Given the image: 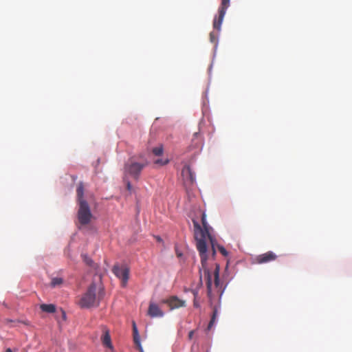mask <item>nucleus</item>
Wrapping results in <instances>:
<instances>
[{
    "mask_svg": "<svg viewBox=\"0 0 352 352\" xmlns=\"http://www.w3.org/2000/svg\"><path fill=\"white\" fill-rule=\"evenodd\" d=\"M194 226V235L196 241V247L199 252L201 258V267L199 268V285H203L202 278H204L207 287V294L209 298L212 297V278H214V284L216 287L219 286V265H216L215 269L213 272V274L210 272V270L207 267V241L209 240L212 250V255L214 256L216 254L215 244L212 239V236L209 233V226L206 221V215L205 213L201 214V223L203 228L201 227L199 223L195 219H192Z\"/></svg>",
    "mask_w": 352,
    "mask_h": 352,
    "instance_id": "f257e3e1",
    "label": "nucleus"
},
{
    "mask_svg": "<svg viewBox=\"0 0 352 352\" xmlns=\"http://www.w3.org/2000/svg\"><path fill=\"white\" fill-rule=\"evenodd\" d=\"M84 184L80 182L76 188L77 202L79 206L77 212L79 228L89 224L93 218L90 207L84 197Z\"/></svg>",
    "mask_w": 352,
    "mask_h": 352,
    "instance_id": "f03ea898",
    "label": "nucleus"
},
{
    "mask_svg": "<svg viewBox=\"0 0 352 352\" xmlns=\"http://www.w3.org/2000/svg\"><path fill=\"white\" fill-rule=\"evenodd\" d=\"M96 286L94 283H92L79 300L78 305L81 308H90L98 306L100 298L96 296Z\"/></svg>",
    "mask_w": 352,
    "mask_h": 352,
    "instance_id": "7ed1b4c3",
    "label": "nucleus"
},
{
    "mask_svg": "<svg viewBox=\"0 0 352 352\" xmlns=\"http://www.w3.org/2000/svg\"><path fill=\"white\" fill-rule=\"evenodd\" d=\"M147 165V163H138L132 160L129 161L124 166V173L129 175L133 179L138 180L142 169Z\"/></svg>",
    "mask_w": 352,
    "mask_h": 352,
    "instance_id": "20e7f679",
    "label": "nucleus"
},
{
    "mask_svg": "<svg viewBox=\"0 0 352 352\" xmlns=\"http://www.w3.org/2000/svg\"><path fill=\"white\" fill-rule=\"evenodd\" d=\"M112 272L121 280L122 286L126 287L129 278V268L126 265L116 264L113 267Z\"/></svg>",
    "mask_w": 352,
    "mask_h": 352,
    "instance_id": "39448f33",
    "label": "nucleus"
},
{
    "mask_svg": "<svg viewBox=\"0 0 352 352\" xmlns=\"http://www.w3.org/2000/svg\"><path fill=\"white\" fill-rule=\"evenodd\" d=\"M161 302L163 304L168 305L170 308V310L186 307V302L183 300L178 298L175 296H172L167 299H164L161 301Z\"/></svg>",
    "mask_w": 352,
    "mask_h": 352,
    "instance_id": "423d86ee",
    "label": "nucleus"
},
{
    "mask_svg": "<svg viewBox=\"0 0 352 352\" xmlns=\"http://www.w3.org/2000/svg\"><path fill=\"white\" fill-rule=\"evenodd\" d=\"M276 258L277 256L273 252L269 251L257 256L255 258V261L256 263L258 264H263L275 261Z\"/></svg>",
    "mask_w": 352,
    "mask_h": 352,
    "instance_id": "0eeeda50",
    "label": "nucleus"
},
{
    "mask_svg": "<svg viewBox=\"0 0 352 352\" xmlns=\"http://www.w3.org/2000/svg\"><path fill=\"white\" fill-rule=\"evenodd\" d=\"M148 314L152 318L162 317L164 312L160 309L158 305L151 302L148 307Z\"/></svg>",
    "mask_w": 352,
    "mask_h": 352,
    "instance_id": "6e6552de",
    "label": "nucleus"
},
{
    "mask_svg": "<svg viewBox=\"0 0 352 352\" xmlns=\"http://www.w3.org/2000/svg\"><path fill=\"white\" fill-rule=\"evenodd\" d=\"M101 341L104 346L111 349H113L109 331L106 327H103V334L101 337Z\"/></svg>",
    "mask_w": 352,
    "mask_h": 352,
    "instance_id": "1a4fd4ad",
    "label": "nucleus"
},
{
    "mask_svg": "<svg viewBox=\"0 0 352 352\" xmlns=\"http://www.w3.org/2000/svg\"><path fill=\"white\" fill-rule=\"evenodd\" d=\"M133 341L137 347L138 348L140 352H143V349L140 343V338L138 333V330L136 326V324L134 321H133Z\"/></svg>",
    "mask_w": 352,
    "mask_h": 352,
    "instance_id": "9d476101",
    "label": "nucleus"
},
{
    "mask_svg": "<svg viewBox=\"0 0 352 352\" xmlns=\"http://www.w3.org/2000/svg\"><path fill=\"white\" fill-rule=\"evenodd\" d=\"M226 12L219 10V16L218 18H214L213 21V28L217 30L218 32L221 30V26L226 14Z\"/></svg>",
    "mask_w": 352,
    "mask_h": 352,
    "instance_id": "9b49d317",
    "label": "nucleus"
},
{
    "mask_svg": "<svg viewBox=\"0 0 352 352\" xmlns=\"http://www.w3.org/2000/svg\"><path fill=\"white\" fill-rule=\"evenodd\" d=\"M182 174L184 177L188 178L190 183L192 184L195 182V176L192 173L190 166H185L182 170Z\"/></svg>",
    "mask_w": 352,
    "mask_h": 352,
    "instance_id": "f8f14e48",
    "label": "nucleus"
},
{
    "mask_svg": "<svg viewBox=\"0 0 352 352\" xmlns=\"http://www.w3.org/2000/svg\"><path fill=\"white\" fill-rule=\"evenodd\" d=\"M40 309L46 313H54L56 311V307L53 304H41Z\"/></svg>",
    "mask_w": 352,
    "mask_h": 352,
    "instance_id": "ddd939ff",
    "label": "nucleus"
},
{
    "mask_svg": "<svg viewBox=\"0 0 352 352\" xmlns=\"http://www.w3.org/2000/svg\"><path fill=\"white\" fill-rule=\"evenodd\" d=\"M217 314H218V309H217V307H214V309H213V312H212V317H211V320L208 325V329L210 330L214 323L215 322V320H216V318L217 316Z\"/></svg>",
    "mask_w": 352,
    "mask_h": 352,
    "instance_id": "4468645a",
    "label": "nucleus"
},
{
    "mask_svg": "<svg viewBox=\"0 0 352 352\" xmlns=\"http://www.w3.org/2000/svg\"><path fill=\"white\" fill-rule=\"evenodd\" d=\"M63 279L62 278L54 277V278H52L51 286L52 287L60 286L63 284Z\"/></svg>",
    "mask_w": 352,
    "mask_h": 352,
    "instance_id": "2eb2a0df",
    "label": "nucleus"
},
{
    "mask_svg": "<svg viewBox=\"0 0 352 352\" xmlns=\"http://www.w3.org/2000/svg\"><path fill=\"white\" fill-rule=\"evenodd\" d=\"M164 151L163 146L161 145L153 148L152 152L156 156H160L162 155Z\"/></svg>",
    "mask_w": 352,
    "mask_h": 352,
    "instance_id": "dca6fc26",
    "label": "nucleus"
},
{
    "mask_svg": "<svg viewBox=\"0 0 352 352\" xmlns=\"http://www.w3.org/2000/svg\"><path fill=\"white\" fill-rule=\"evenodd\" d=\"M229 6H230V0H221V6L219 10L226 12Z\"/></svg>",
    "mask_w": 352,
    "mask_h": 352,
    "instance_id": "f3484780",
    "label": "nucleus"
},
{
    "mask_svg": "<svg viewBox=\"0 0 352 352\" xmlns=\"http://www.w3.org/2000/svg\"><path fill=\"white\" fill-rule=\"evenodd\" d=\"M169 160L168 159H157V160H155L153 163L154 164L157 165V166H164V165H166L168 163Z\"/></svg>",
    "mask_w": 352,
    "mask_h": 352,
    "instance_id": "a211bd4d",
    "label": "nucleus"
},
{
    "mask_svg": "<svg viewBox=\"0 0 352 352\" xmlns=\"http://www.w3.org/2000/svg\"><path fill=\"white\" fill-rule=\"evenodd\" d=\"M218 38V34L212 32L210 33V40L213 43H217Z\"/></svg>",
    "mask_w": 352,
    "mask_h": 352,
    "instance_id": "6ab92c4d",
    "label": "nucleus"
},
{
    "mask_svg": "<svg viewBox=\"0 0 352 352\" xmlns=\"http://www.w3.org/2000/svg\"><path fill=\"white\" fill-rule=\"evenodd\" d=\"M82 257L83 261L87 265L92 266L94 262L89 257H88L87 255H82Z\"/></svg>",
    "mask_w": 352,
    "mask_h": 352,
    "instance_id": "aec40b11",
    "label": "nucleus"
},
{
    "mask_svg": "<svg viewBox=\"0 0 352 352\" xmlns=\"http://www.w3.org/2000/svg\"><path fill=\"white\" fill-rule=\"evenodd\" d=\"M217 248H218V250L221 252V254L225 256H226L228 254V252H227V250L225 249L224 247L221 246V245H217Z\"/></svg>",
    "mask_w": 352,
    "mask_h": 352,
    "instance_id": "412c9836",
    "label": "nucleus"
},
{
    "mask_svg": "<svg viewBox=\"0 0 352 352\" xmlns=\"http://www.w3.org/2000/svg\"><path fill=\"white\" fill-rule=\"evenodd\" d=\"M194 138L192 139V141H195V140H197V142H196L195 144H198V143H200V140H199V138H200V135L198 133H194Z\"/></svg>",
    "mask_w": 352,
    "mask_h": 352,
    "instance_id": "4be33fe9",
    "label": "nucleus"
},
{
    "mask_svg": "<svg viewBox=\"0 0 352 352\" xmlns=\"http://www.w3.org/2000/svg\"><path fill=\"white\" fill-rule=\"evenodd\" d=\"M194 333H195V331H194V330H192V331H190L188 333V338H189L190 340H191V339L193 338Z\"/></svg>",
    "mask_w": 352,
    "mask_h": 352,
    "instance_id": "5701e85b",
    "label": "nucleus"
},
{
    "mask_svg": "<svg viewBox=\"0 0 352 352\" xmlns=\"http://www.w3.org/2000/svg\"><path fill=\"white\" fill-rule=\"evenodd\" d=\"M126 188L129 190H131L132 188L131 184L129 181L126 182Z\"/></svg>",
    "mask_w": 352,
    "mask_h": 352,
    "instance_id": "b1692460",
    "label": "nucleus"
},
{
    "mask_svg": "<svg viewBox=\"0 0 352 352\" xmlns=\"http://www.w3.org/2000/svg\"><path fill=\"white\" fill-rule=\"evenodd\" d=\"M193 294L195 296V298H196V296H197L198 294V291L197 290H193Z\"/></svg>",
    "mask_w": 352,
    "mask_h": 352,
    "instance_id": "393cba45",
    "label": "nucleus"
},
{
    "mask_svg": "<svg viewBox=\"0 0 352 352\" xmlns=\"http://www.w3.org/2000/svg\"><path fill=\"white\" fill-rule=\"evenodd\" d=\"M194 306L196 307H199V304L197 303V302L196 300H194Z\"/></svg>",
    "mask_w": 352,
    "mask_h": 352,
    "instance_id": "a878e982",
    "label": "nucleus"
},
{
    "mask_svg": "<svg viewBox=\"0 0 352 352\" xmlns=\"http://www.w3.org/2000/svg\"><path fill=\"white\" fill-rule=\"evenodd\" d=\"M6 352H12V349L10 348H8L6 351Z\"/></svg>",
    "mask_w": 352,
    "mask_h": 352,
    "instance_id": "bb28decb",
    "label": "nucleus"
},
{
    "mask_svg": "<svg viewBox=\"0 0 352 352\" xmlns=\"http://www.w3.org/2000/svg\"><path fill=\"white\" fill-rule=\"evenodd\" d=\"M156 239H157V240L158 241H162V239L160 236H157Z\"/></svg>",
    "mask_w": 352,
    "mask_h": 352,
    "instance_id": "cd10ccee",
    "label": "nucleus"
}]
</instances>
